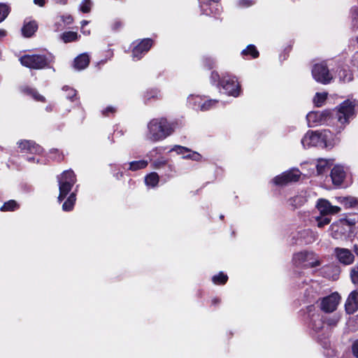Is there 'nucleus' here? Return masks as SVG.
Instances as JSON below:
<instances>
[{"instance_id": "obj_1", "label": "nucleus", "mask_w": 358, "mask_h": 358, "mask_svg": "<svg viewBox=\"0 0 358 358\" xmlns=\"http://www.w3.org/2000/svg\"><path fill=\"white\" fill-rule=\"evenodd\" d=\"M304 148L320 147L331 148L339 143V139L330 130L308 131L302 138Z\"/></svg>"}, {"instance_id": "obj_43", "label": "nucleus", "mask_w": 358, "mask_h": 358, "mask_svg": "<svg viewBox=\"0 0 358 358\" xmlns=\"http://www.w3.org/2000/svg\"><path fill=\"white\" fill-rule=\"evenodd\" d=\"M64 89L68 92L66 94V97L71 100H73V97L76 96V90L69 87H66Z\"/></svg>"}, {"instance_id": "obj_58", "label": "nucleus", "mask_w": 358, "mask_h": 358, "mask_svg": "<svg viewBox=\"0 0 358 358\" xmlns=\"http://www.w3.org/2000/svg\"><path fill=\"white\" fill-rule=\"evenodd\" d=\"M355 41L358 44V36L355 38Z\"/></svg>"}, {"instance_id": "obj_41", "label": "nucleus", "mask_w": 358, "mask_h": 358, "mask_svg": "<svg viewBox=\"0 0 358 358\" xmlns=\"http://www.w3.org/2000/svg\"><path fill=\"white\" fill-rule=\"evenodd\" d=\"M216 102H217L216 100L207 101L201 106V110H208L211 106L215 105L216 103Z\"/></svg>"}, {"instance_id": "obj_22", "label": "nucleus", "mask_w": 358, "mask_h": 358, "mask_svg": "<svg viewBox=\"0 0 358 358\" xmlns=\"http://www.w3.org/2000/svg\"><path fill=\"white\" fill-rule=\"evenodd\" d=\"M338 77L342 82L346 83L352 80L353 75L348 68L342 67L338 71Z\"/></svg>"}, {"instance_id": "obj_32", "label": "nucleus", "mask_w": 358, "mask_h": 358, "mask_svg": "<svg viewBox=\"0 0 358 358\" xmlns=\"http://www.w3.org/2000/svg\"><path fill=\"white\" fill-rule=\"evenodd\" d=\"M18 208V205L14 200H10L6 202L1 208V211L14 210Z\"/></svg>"}, {"instance_id": "obj_7", "label": "nucleus", "mask_w": 358, "mask_h": 358, "mask_svg": "<svg viewBox=\"0 0 358 358\" xmlns=\"http://www.w3.org/2000/svg\"><path fill=\"white\" fill-rule=\"evenodd\" d=\"M312 75L317 82L324 85L333 80V76L324 63L315 64L312 69Z\"/></svg>"}, {"instance_id": "obj_10", "label": "nucleus", "mask_w": 358, "mask_h": 358, "mask_svg": "<svg viewBox=\"0 0 358 358\" xmlns=\"http://www.w3.org/2000/svg\"><path fill=\"white\" fill-rule=\"evenodd\" d=\"M348 176V169L341 164L335 165L331 170L330 177L334 186L340 187Z\"/></svg>"}, {"instance_id": "obj_29", "label": "nucleus", "mask_w": 358, "mask_h": 358, "mask_svg": "<svg viewBox=\"0 0 358 358\" xmlns=\"http://www.w3.org/2000/svg\"><path fill=\"white\" fill-rule=\"evenodd\" d=\"M148 163L146 160L134 161L129 163V170L137 171L145 169Z\"/></svg>"}, {"instance_id": "obj_17", "label": "nucleus", "mask_w": 358, "mask_h": 358, "mask_svg": "<svg viewBox=\"0 0 358 358\" xmlns=\"http://www.w3.org/2000/svg\"><path fill=\"white\" fill-rule=\"evenodd\" d=\"M320 275L332 280H336L340 274V269L335 265H327L320 270Z\"/></svg>"}, {"instance_id": "obj_12", "label": "nucleus", "mask_w": 358, "mask_h": 358, "mask_svg": "<svg viewBox=\"0 0 358 358\" xmlns=\"http://www.w3.org/2000/svg\"><path fill=\"white\" fill-rule=\"evenodd\" d=\"M220 83L227 94L234 96H237L239 94L240 87L234 78L224 77Z\"/></svg>"}, {"instance_id": "obj_23", "label": "nucleus", "mask_w": 358, "mask_h": 358, "mask_svg": "<svg viewBox=\"0 0 358 358\" xmlns=\"http://www.w3.org/2000/svg\"><path fill=\"white\" fill-rule=\"evenodd\" d=\"M76 201V194L72 192L66 201L62 205V210L64 211H71L73 209Z\"/></svg>"}, {"instance_id": "obj_49", "label": "nucleus", "mask_w": 358, "mask_h": 358, "mask_svg": "<svg viewBox=\"0 0 358 358\" xmlns=\"http://www.w3.org/2000/svg\"><path fill=\"white\" fill-rule=\"evenodd\" d=\"M34 1L35 4L40 6H43L45 5V0H34Z\"/></svg>"}, {"instance_id": "obj_31", "label": "nucleus", "mask_w": 358, "mask_h": 358, "mask_svg": "<svg viewBox=\"0 0 358 358\" xmlns=\"http://www.w3.org/2000/svg\"><path fill=\"white\" fill-rule=\"evenodd\" d=\"M306 198L302 195L296 196L289 200L290 205L292 206L297 208L301 206L306 202Z\"/></svg>"}, {"instance_id": "obj_57", "label": "nucleus", "mask_w": 358, "mask_h": 358, "mask_svg": "<svg viewBox=\"0 0 358 358\" xmlns=\"http://www.w3.org/2000/svg\"><path fill=\"white\" fill-rule=\"evenodd\" d=\"M191 155H192V154H189V155H186V156L185 157V158L191 159Z\"/></svg>"}, {"instance_id": "obj_6", "label": "nucleus", "mask_w": 358, "mask_h": 358, "mask_svg": "<svg viewBox=\"0 0 358 358\" xmlns=\"http://www.w3.org/2000/svg\"><path fill=\"white\" fill-rule=\"evenodd\" d=\"M355 105L349 100L344 101L337 107V119L341 124L338 132H341L354 113Z\"/></svg>"}, {"instance_id": "obj_55", "label": "nucleus", "mask_w": 358, "mask_h": 358, "mask_svg": "<svg viewBox=\"0 0 358 358\" xmlns=\"http://www.w3.org/2000/svg\"><path fill=\"white\" fill-rule=\"evenodd\" d=\"M219 302H220V300H218V299H213V303H219Z\"/></svg>"}, {"instance_id": "obj_9", "label": "nucleus", "mask_w": 358, "mask_h": 358, "mask_svg": "<svg viewBox=\"0 0 358 358\" xmlns=\"http://www.w3.org/2000/svg\"><path fill=\"white\" fill-rule=\"evenodd\" d=\"M301 173L297 169H292L276 176L273 182L278 185H285L289 182H296L299 180Z\"/></svg>"}, {"instance_id": "obj_53", "label": "nucleus", "mask_w": 358, "mask_h": 358, "mask_svg": "<svg viewBox=\"0 0 358 358\" xmlns=\"http://www.w3.org/2000/svg\"><path fill=\"white\" fill-rule=\"evenodd\" d=\"M354 252H355V254L357 255H358V246L355 245V247H354Z\"/></svg>"}, {"instance_id": "obj_8", "label": "nucleus", "mask_w": 358, "mask_h": 358, "mask_svg": "<svg viewBox=\"0 0 358 358\" xmlns=\"http://www.w3.org/2000/svg\"><path fill=\"white\" fill-rule=\"evenodd\" d=\"M331 117V113L329 110L312 111L306 115L308 124L314 127L327 124Z\"/></svg>"}, {"instance_id": "obj_28", "label": "nucleus", "mask_w": 358, "mask_h": 358, "mask_svg": "<svg viewBox=\"0 0 358 358\" xmlns=\"http://www.w3.org/2000/svg\"><path fill=\"white\" fill-rule=\"evenodd\" d=\"M145 184L151 187H155L159 182V176L157 173H151L145 178Z\"/></svg>"}, {"instance_id": "obj_27", "label": "nucleus", "mask_w": 358, "mask_h": 358, "mask_svg": "<svg viewBox=\"0 0 358 358\" xmlns=\"http://www.w3.org/2000/svg\"><path fill=\"white\" fill-rule=\"evenodd\" d=\"M78 36L75 31H65L61 35V38L64 43H69L78 40Z\"/></svg>"}, {"instance_id": "obj_51", "label": "nucleus", "mask_w": 358, "mask_h": 358, "mask_svg": "<svg viewBox=\"0 0 358 358\" xmlns=\"http://www.w3.org/2000/svg\"><path fill=\"white\" fill-rule=\"evenodd\" d=\"M6 35V31L3 29H0V37H3Z\"/></svg>"}, {"instance_id": "obj_4", "label": "nucleus", "mask_w": 358, "mask_h": 358, "mask_svg": "<svg viewBox=\"0 0 358 358\" xmlns=\"http://www.w3.org/2000/svg\"><path fill=\"white\" fill-rule=\"evenodd\" d=\"M292 262L296 266L303 268H315L320 266L322 261L319 256L312 251H301L294 254Z\"/></svg>"}, {"instance_id": "obj_25", "label": "nucleus", "mask_w": 358, "mask_h": 358, "mask_svg": "<svg viewBox=\"0 0 358 358\" xmlns=\"http://www.w3.org/2000/svg\"><path fill=\"white\" fill-rule=\"evenodd\" d=\"M327 92H317L313 98V103L315 106L320 107L323 106L327 98Z\"/></svg>"}, {"instance_id": "obj_13", "label": "nucleus", "mask_w": 358, "mask_h": 358, "mask_svg": "<svg viewBox=\"0 0 358 358\" xmlns=\"http://www.w3.org/2000/svg\"><path fill=\"white\" fill-rule=\"evenodd\" d=\"M334 253L338 261L343 265H350L355 261L354 255L348 249L336 248Z\"/></svg>"}, {"instance_id": "obj_38", "label": "nucleus", "mask_w": 358, "mask_h": 358, "mask_svg": "<svg viewBox=\"0 0 358 358\" xmlns=\"http://www.w3.org/2000/svg\"><path fill=\"white\" fill-rule=\"evenodd\" d=\"M350 277L352 282L354 284H358V265L352 268L350 271Z\"/></svg>"}, {"instance_id": "obj_59", "label": "nucleus", "mask_w": 358, "mask_h": 358, "mask_svg": "<svg viewBox=\"0 0 358 358\" xmlns=\"http://www.w3.org/2000/svg\"><path fill=\"white\" fill-rule=\"evenodd\" d=\"M59 1L60 3H62L63 0H59Z\"/></svg>"}, {"instance_id": "obj_34", "label": "nucleus", "mask_w": 358, "mask_h": 358, "mask_svg": "<svg viewBox=\"0 0 358 358\" xmlns=\"http://www.w3.org/2000/svg\"><path fill=\"white\" fill-rule=\"evenodd\" d=\"M92 3L90 0H83L80 6V10L84 13H88L91 10Z\"/></svg>"}, {"instance_id": "obj_3", "label": "nucleus", "mask_w": 358, "mask_h": 358, "mask_svg": "<svg viewBox=\"0 0 358 358\" xmlns=\"http://www.w3.org/2000/svg\"><path fill=\"white\" fill-rule=\"evenodd\" d=\"M54 56L45 55H25L20 58L22 65L33 69H42L48 67L54 62Z\"/></svg>"}, {"instance_id": "obj_56", "label": "nucleus", "mask_w": 358, "mask_h": 358, "mask_svg": "<svg viewBox=\"0 0 358 358\" xmlns=\"http://www.w3.org/2000/svg\"><path fill=\"white\" fill-rule=\"evenodd\" d=\"M313 288L317 289V285L316 282H313Z\"/></svg>"}, {"instance_id": "obj_36", "label": "nucleus", "mask_w": 358, "mask_h": 358, "mask_svg": "<svg viewBox=\"0 0 358 358\" xmlns=\"http://www.w3.org/2000/svg\"><path fill=\"white\" fill-rule=\"evenodd\" d=\"M9 7L7 5L4 3H0V22L6 19L9 13Z\"/></svg>"}, {"instance_id": "obj_15", "label": "nucleus", "mask_w": 358, "mask_h": 358, "mask_svg": "<svg viewBox=\"0 0 358 358\" xmlns=\"http://www.w3.org/2000/svg\"><path fill=\"white\" fill-rule=\"evenodd\" d=\"M152 45V41L150 38L143 39L138 45H137L133 50L132 55L134 59H140L141 55L148 52Z\"/></svg>"}, {"instance_id": "obj_44", "label": "nucleus", "mask_w": 358, "mask_h": 358, "mask_svg": "<svg viewBox=\"0 0 358 358\" xmlns=\"http://www.w3.org/2000/svg\"><path fill=\"white\" fill-rule=\"evenodd\" d=\"M352 351L353 355L358 358V339L354 341V343L352 345Z\"/></svg>"}, {"instance_id": "obj_50", "label": "nucleus", "mask_w": 358, "mask_h": 358, "mask_svg": "<svg viewBox=\"0 0 358 358\" xmlns=\"http://www.w3.org/2000/svg\"><path fill=\"white\" fill-rule=\"evenodd\" d=\"M88 23H89V22H88V21H87V20H83V21H82V22H81V28H82V29H83L84 27H85V25H87Z\"/></svg>"}, {"instance_id": "obj_48", "label": "nucleus", "mask_w": 358, "mask_h": 358, "mask_svg": "<svg viewBox=\"0 0 358 358\" xmlns=\"http://www.w3.org/2000/svg\"><path fill=\"white\" fill-rule=\"evenodd\" d=\"M108 112L115 113V110L113 107H108L107 108H106V110H104L103 111V115H107V113H108Z\"/></svg>"}, {"instance_id": "obj_14", "label": "nucleus", "mask_w": 358, "mask_h": 358, "mask_svg": "<svg viewBox=\"0 0 358 358\" xmlns=\"http://www.w3.org/2000/svg\"><path fill=\"white\" fill-rule=\"evenodd\" d=\"M316 207L322 215L336 214L341 210L338 206H332L328 200L324 199L317 201Z\"/></svg>"}, {"instance_id": "obj_46", "label": "nucleus", "mask_w": 358, "mask_h": 358, "mask_svg": "<svg viewBox=\"0 0 358 358\" xmlns=\"http://www.w3.org/2000/svg\"><path fill=\"white\" fill-rule=\"evenodd\" d=\"M317 322V324H313V328L315 331H319L322 328V322L320 319H318ZM315 323H316V321H315Z\"/></svg>"}, {"instance_id": "obj_30", "label": "nucleus", "mask_w": 358, "mask_h": 358, "mask_svg": "<svg viewBox=\"0 0 358 358\" xmlns=\"http://www.w3.org/2000/svg\"><path fill=\"white\" fill-rule=\"evenodd\" d=\"M316 224L317 227L322 228L324 226L329 224L331 222V219L325 215H321V216H316L315 217Z\"/></svg>"}, {"instance_id": "obj_35", "label": "nucleus", "mask_w": 358, "mask_h": 358, "mask_svg": "<svg viewBox=\"0 0 358 358\" xmlns=\"http://www.w3.org/2000/svg\"><path fill=\"white\" fill-rule=\"evenodd\" d=\"M227 279V275L223 273H220L218 275L213 277V281L215 284H225Z\"/></svg>"}, {"instance_id": "obj_33", "label": "nucleus", "mask_w": 358, "mask_h": 358, "mask_svg": "<svg viewBox=\"0 0 358 358\" xmlns=\"http://www.w3.org/2000/svg\"><path fill=\"white\" fill-rule=\"evenodd\" d=\"M317 290L313 288V285H310V287L306 289L304 295L308 301H311V299L317 295Z\"/></svg>"}, {"instance_id": "obj_19", "label": "nucleus", "mask_w": 358, "mask_h": 358, "mask_svg": "<svg viewBox=\"0 0 358 358\" xmlns=\"http://www.w3.org/2000/svg\"><path fill=\"white\" fill-rule=\"evenodd\" d=\"M90 63L88 55L83 53L78 56L74 60V67L78 70L85 69Z\"/></svg>"}, {"instance_id": "obj_21", "label": "nucleus", "mask_w": 358, "mask_h": 358, "mask_svg": "<svg viewBox=\"0 0 358 358\" xmlns=\"http://www.w3.org/2000/svg\"><path fill=\"white\" fill-rule=\"evenodd\" d=\"M19 147L22 150H27L30 152L39 153L41 148L30 141H23L19 143Z\"/></svg>"}, {"instance_id": "obj_18", "label": "nucleus", "mask_w": 358, "mask_h": 358, "mask_svg": "<svg viewBox=\"0 0 358 358\" xmlns=\"http://www.w3.org/2000/svg\"><path fill=\"white\" fill-rule=\"evenodd\" d=\"M333 164V159H319L317 160L315 167L317 176L325 174Z\"/></svg>"}, {"instance_id": "obj_37", "label": "nucleus", "mask_w": 358, "mask_h": 358, "mask_svg": "<svg viewBox=\"0 0 358 358\" xmlns=\"http://www.w3.org/2000/svg\"><path fill=\"white\" fill-rule=\"evenodd\" d=\"M339 224H340V223L336 222V223H333L330 226V230L331 231V236L334 238H338L339 235H340V232H339L340 227H339Z\"/></svg>"}, {"instance_id": "obj_24", "label": "nucleus", "mask_w": 358, "mask_h": 358, "mask_svg": "<svg viewBox=\"0 0 358 358\" xmlns=\"http://www.w3.org/2000/svg\"><path fill=\"white\" fill-rule=\"evenodd\" d=\"M241 55L243 57H250L251 58H257L259 57V52L254 45H248L246 48L242 50Z\"/></svg>"}, {"instance_id": "obj_47", "label": "nucleus", "mask_w": 358, "mask_h": 358, "mask_svg": "<svg viewBox=\"0 0 358 358\" xmlns=\"http://www.w3.org/2000/svg\"><path fill=\"white\" fill-rule=\"evenodd\" d=\"M201 155L196 152H193L192 153L191 159H192L193 160L199 161L201 159Z\"/></svg>"}, {"instance_id": "obj_11", "label": "nucleus", "mask_w": 358, "mask_h": 358, "mask_svg": "<svg viewBox=\"0 0 358 358\" xmlns=\"http://www.w3.org/2000/svg\"><path fill=\"white\" fill-rule=\"evenodd\" d=\"M340 301V295L337 292H334L322 299L320 308L326 313L334 312L337 308Z\"/></svg>"}, {"instance_id": "obj_20", "label": "nucleus", "mask_w": 358, "mask_h": 358, "mask_svg": "<svg viewBox=\"0 0 358 358\" xmlns=\"http://www.w3.org/2000/svg\"><path fill=\"white\" fill-rule=\"evenodd\" d=\"M38 24L35 21L25 22L22 28V33L25 37H31L37 30Z\"/></svg>"}, {"instance_id": "obj_54", "label": "nucleus", "mask_w": 358, "mask_h": 358, "mask_svg": "<svg viewBox=\"0 0 358 358\" xmlns=\"http://www.w3.org/2000/svg\"><path fill=\"white\" fill-rule=\"evenodd\" d=\"M82 31L84 34H86V35H88L90 34V31L89 30H84V29H82Z\"/></svg>"}, {"instance_id": "obj_40", "label": "nucleus", "mask_w": 358, "mask_h": 358, "mask_svg": "<svg viewBox=\"0 0 358 358\" xmlns=\"http://www.w3.org/2000/svg\"><path fill=\"white\" fill-rule=\"evenodd\" d=\"M27 92L36 101H45V98L33 90H28Z\"/></svg>"}, {"instance_id": "obj_26", "label": "nucleus", "mask_w": 358, "mask_h": 358, "mask_svg": "<svg viewBox=\"0 0 358 358\" xmlns=\"http://www.w3.org/2000/svg\"><path fill=\"white\" fill-rule=\"evenodd\" d=\"M301 236L303 238L305 243L307 244H310L314 242L317 238V234L309 229L304 231L302 233Z\"/></svg>"}, {"instance_id": "obj_45", "label": "nucleus", "mask_w": 358, "mask_h": 358, "mask_svg": "<svg viewBox=\"0 0 358 358\" xmlns=\"http://www.w3.org/2000/svg\"><path fill=\"white\" fill-rule=\"evenodd\" d=\"M253 4L252 0H240L239 6L241 7H249Z\"/></svg>"}, {"instance_id": "obj_52", "label": "nucleus", "mask_w": 358, "mask_h": 358, "mask_svg": "<svg viewBox=\"0 0 358 358\" xmlns=\"http://www.w3.org/2000/svg\"><path fill=\"white\" fill-rule=\"evenodd\" d=\"M212 78L213 79H216V78H219V76L217 73H212Z\"/></svg>"}, {"instance_id": "obj_2", "label": "nucleus", "mask_w": 358, "mask_h": 358, "mask_svg": "<svg viewBox=\"0 0 358 358\" xmlns=\"http://www.w3.org/2000/svg\"><path fill=\"white\" fill-rule=\"evenodd\" d=\"M148 139L156 142L171 134L173 129L166 119H153L148 124Z\"/></svg>"}, {"instance_id": "obj_39", "label": "nucleus", "mask_w": 358, "mask_h": 358, "mask_svg": "<svg viewBox=\"0 0 358 358\" xmlns=\"http://www.w3.org/2000/svg\"><path fill=\"white\" fill-rule=\"evenodd\" d=\"M167 164V160L164 157H160L155 160L152 165L155 169H159L164 166Z\"/></svg>"}, {"instance_id": "obj_42", "label": "nucleus", "mask_w": 358, "mask_h": 358, "mask_svg": "<svg viewBox=\"0 0 358 358\" xmlns=\"http://www.w3.org/2000/svg\"><path fill=\"white\" fill-rule=\"evenodd\" d=\"M173 150L176 151L178 154H183L185 152H190V150L188 148L180 145H176L171 150V151Z\"/></svg>"}, {"instance_id": "obj_16", "label": "nucleus", "mask_w": 358, "mask_h": 358, "mask_svg": "<svg viewBox=\"0 0 358 358\" xmlns=\"http://www.w3.org/2000/svg\"><path fill=\"white\" fill-rule=\"evenodd\" d=\"M345 307L348 314H352L358 310V290L352 291L349 294Z\"/></svg>"}, {"instance_id": "obj_5", "label": "nucleus", "mask_w": 358, "mask_h": 358, "mask_svg": "<svg viewBox=\"0 0 358 358\" xmlns=\"http://www.w3.org/2000/svg\"><path fill=\"white\" fill-rule=\"evenodd\" d=\"M59 194L58 201L61 202L71 190L76 182V178L73 171H65L58 177Z\"/></svg>"}]
</instances>
